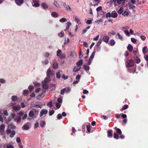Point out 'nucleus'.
Returning <instances> with one entry per match:
<instances>
[{
    "label": "nucleus",
    "mask_w": 148,
    "mask_h": 148,
    "mask_svg": "<svg viewBox=\"0 0 148 148\" xmlns=\"http://www.w3.org/2000/svg\"><path fill=\"white\" fill-rule=\"evenodd\" d=\"M134 64V62L132 60H129L126 62V65L127 67H131L133 66Z\"/></svg>",
    "instance_id": "nucleus-1"
},
{
    "label": "nucleus",
    "mask_w": 148,
    "mask_h": 148,
    "mask_svg": "<svg viewBox=\"0 0 148 148\" xmlns=\"http://www.w3.org/2000/svg\"><path fill=\"white\" fill-rule=\"evenodd\" d=\"M36 112L37 113V114L38 112V111L35 109L33 108L29 112V116L30 117H32L35 115V113Z\"/></svg>",
    "instance_id": "nucleus-2"
},
{
    "label": "nucleus",
    "mask_w": 148,
    "mask_h": 148,
    "mask_svg": "<svg viewBox=\"0 0 148 148\" xmlns=\"http://www.w3.org/2000/svg\"><path fill=\"white\" fill-rule=\"evenodd\" d=\"M39 2V0H33L32 6L36 7H39L40 5Z\"/></svg>",
    "instance_id": "nucleus-3"
},
{
    "label": "nucleus",
    "mask_w": 148,
    "mask_h": 148,
    "mask_svg": "<svg viewBox=\"0 0 148 148\" xmlns=\"http://www.w3.org/2000/svg\"><path fill=\"white\" fill-rule=\"evenodd\" d=\"M48 112V110L45 109H43L40 112V117L42 116L43 115L46 114Z\"/></svg>",
    "instance_id": "nucleus-4"
},
{
    "label": "nucleus",
    "mask_w": 148,
    "mask_h": 148,
    "mask_svg": "<svg viewBox=\"0 0 148 148\" xmlns=\"http://www.w3.org/2000/svg\"><path fill=\"white\" fill-rule=\"evenodd\" d=\"M58 63L57 62H53L52 67L53 69H56L58 68Z\"/></svg>",
    "instance_id": "nucleus-5"
},
{
    "label": "nucleus",
    "mask_w": 148,
    "mask_h": 148,
    "mask_svg": "<svg viewBox=\"0 0 148 148\" xmlns=\"http://www.w3.org/2000/svg\"><path fill=\"white\" fill-rule=\"evenodd\" d=\"M13 109L15 111H18L20 110L21 108L19 105L13 106L12 107Z\"/></svg>",
    "instance_id": "nucleus-6"
},
{
    "label": "nucleus",
    "mask_w": 148,
    "mask_h": 148,
    "mask_svg": "<svg viewBox=\"0 0 148 148\" xmlns=\"http://www.w3.org/2000/svg\"><path fill=\"white\" fill-rule=\"evenodd\" d=\"M45 91L43 92L41 94H40L39 95H38L36 97V98L37 99L40 100L42 98H43L44 96V95L43 93L45 92Z\"/></svg>",
    "instance_id": "nucleus-7"
},
{
    "label": "nucleus",
    "mask_w": 148,
    "mask_h": 148,
    "mask_svg": "<svg viewBox=\"0 0 148 148\" xmlns=\"http://www.w3.org/2000/svg\"><path fill=\"white\" fill-rule=\"evenodd\" d=\"M109 37L108 36H105L103 38V41L106 43H107L109 41Z\"/></svg>",
    "instance_id": "nucleus-8"
},
{
    "label": "nucleus",
    "mask_w": 148,
    "mask_h": 148,
    "mask_svg": "<svg viewBox=\"0 0 148 148\" xmlns=\"http://www.w3.org/2000/svg\"><path fill=\"white\" fill-rule=\"evenodd\" d=\"M52 74V72L50 68H49L47 71V77H50V76Z\"/></svg>",
    "instance_id": "nucleus-9"
},
{
    "label": "nucleus",
    "mask_w": 148,
    "mask_h": 148,
    "mask_svg": "<svg viewBox=\"0 0 148 148\" xmlns=\"http://www.w3.org/2000/svg\"><path fill=\"white\" fill-rule=\"evenodd\" d=\"M81 67L78 66H75L73 70V71L74 72H77L79 71L81 69Z\"/></svg>",
    "instance_id": "nucleus-10"
},
{
    "label": "nucleus",
    "mask_w": 148,
    "mask_h": 148,
    "mask_svg": "<svg viewBox=\"0 0 148 148\" xmlns=\"http://www.w3.org/2000/svg\"><path fill=\"white\" fill-rule=\"evenodd\" d=\"M15 3L17 5H20L23 3V0H15Z\"/></svg>",
    "instance_id": "nucleus-11"
},
{
    "label": "nucleus",
    "mask_w": 148,
    "mask_h": 148,
    "mask_svg": "<svg viewBox=\"0 0 148 148\" xmlns=\"http://www.w3.org/2000/svg\"><path fill=\"white\" fill-rule=\"evenodd\" d=\"M41 6L44 9H47L49 7L48 4L45 3H43L41 4Z\"/></svg>",
    "instance_id": "nucleus-12"
},
{
    "label": "nucleus",
    "mask_w": 148,
    "mask_h": 148,
    "mask_svg": "<svg viewBox=\"0 0 148 148\" xmlns=\"http://www.w3.org/2000/svg\"><path fill=\"white\" fill-rule=\"evenodd\" d=\"M42 63L43 66H46L49 63V61L47 59H46L42 61Z\"/></svg>",
    "instance_id": "nucleus-13"
},
{
    "label": "nucleus",
    "mask_w": 148,
    "mask_h": 148,
    "mask_svg": "<svg viewBox=\"0 0 148 148\" xmlns=\"http://www.w3.org/2000/svg\"><path fill=\"white\" fill-rule=\"evenodd\" d=\"M42 86L43 88L45 89H47L48 87V85L46 83L44 82H42Z\"/></svg>",
    "instance_id": "nucleus-14"
},
{
    "label": "nucleus",
    "mask_w": 148,
    "mask_h": 148,
    "mask_svg": "<svg viewBox=\"0 0 148 148\" xmlns=\"http://www.w3.org/2000/svg\"><path fill=\"white\" fill-rule=\"evenodd\" d=\"M51 15L54 18H57L59 16L58 14L56 12H52L51 14Z\"/></svg>",
    "instance_id": "nucleus-15"
},
{
    "label": "nucleus",
    "mask_w": 148,
    "mask_h": 148,
    "mask_svg": "<svg viewBox=\"0 0 148 148\" xmlns=\"http://www.w3.org/2000/svg\"><path fill=\"white\" fill-rule=\"evenodd\" d=\"M117 14L115 11H113L111 13V17L113 18H116L117 16Z\"/></svg>",
    "instance_id": "nucleus-16"
},
{
    "label": "nucleus",
    "mask_w": 148,
    "mask_h": 148,
    "mask_svg": "<svg viewBox=\"0 0 148 148\" xmlns=\"http://www.w3.org/2000/svg\"><path fill=\"white\" fill-rule=\"evenodd\" d=\"M61 73H62V71L61 70H60L59 71L57 72L56 73V77L57 78H60V77Z\"/></svg>",
    "instance_id": "nucleus-17"
},
{
    "label": "nucleus",
    "mask_w": 148,
    "mask_h": 148,
    "mask_svg": "<svg viewBox=\"0 0 148 148\" xmlns=\"http://www.w3.org/2000/svg\"><path fill=\"white\" fill-rule=\"evenodd\" d=\"M22 129L23 130H27L29 129V127L27 124V123H26L22 127Z\"/></svg>",
    "instance_id": "nucleus-18"
},
{
    "label": "nucleus",
    "mask_w": 148,
    "mask_h": 148,
    "mask_svg": "<svg viewBox=\"0 0 148 148\" xmlns=\"http://www.w3.org/2000/svg\"><path fill=\"white\" fill-rule=\"evenodd\" d=\"M50 80L51 79L50 77H47L42 82L47 83L49 82Z\"/></svg>",
    "instance_id": "nucleus-19"
},
{
    "label": "nucleus",
    "mask_w": 148,
    "mask_h": 148,
    "mask_svg": "<svg viewBox=\"0 0 148 148\" xmlns=\"http://www.w3.org/2000/svg\"><path fill=\"white\" fill-rule=\"evenodd\" d=\"M5 125L4 124H2L0 126V132H2L4 130Z\"/></svg>",
    "instance_id": "nucleus-20"
},
{
    "label": "nucleus",
    "mask_w": 148,
    "mask_h": 148,
    "mask_svg": "<svg viewBox=\"0 0 148 148\" xmlns=\"http://www.w3.org/2000/svg\"><path fill=\"white\" fill-rule=\"evenodd\" d=\"M82 64V60H80L76 63V65L77 66L81 67V66Z\"/></svg>",
    "instance_id": "nucleus-21"
},
{
    "label": "nucleus",
    "mask_w": 148,
    "mask_h": 148,
    "mask_svg": "<svg viewBox=\"0 0 148 148\" xmlns=\"http://www.w3.org/2000/svg\"><path fill=\"white\" fill-rule=\"evenodd\" d=\"M66 28L67 29H68L70 27L71 25V23L70 21L66 23Z\"/></svg>",
    "instance_id": "nucleus-22"
},
{
    "label": "nucleus",
    "mask_w": 148,
    "mask_h": 148,
    "mask_svg": "<svg viewBox=\"0 0 148 148\" xmlns=\"http://www.w3.org/2000/svg\"><path fill=\"white\" fill-rule=\"evenodd\" d=\"M115 42L113 40H110V42L109 43V44L111 46L114 45L115 44Z\"/></svg>",
    "instance_id": "nucleus-23"
},
{
    "label": "nucleus",
    "mask_w": 148,
    "mask_h": 148,
    "mask_svg": "<svg viewBox=\"0 0 148 148\" xmlns=\"http://www.w3.org/2000/svg\"><path fill=\"white\" fill-rule=\"evenodd\" d=\"M15 116V114H12L9 117V121H10L13 118H14Z\"/></svg>",
    "instance_id": "nucleus-24"
},
{
    "label": "nucleus",
    "mask_w": 148,
    "mask_h": 148,
    "mask_svg": "<svg viewBox=\"0 0 148 148\" xmlns=\"http://www.w3.org/2000/svg\"><path fill=\"white\" fill-rule=\"evenodd\" d=\"M117 0H111L110 1H108L107 2V3H109L111 5L113 3H114V4L115 5V3L116 2Z\"/></svg>",
    "instance_id": "nucleus-25"
},
{
    "label": "nucleus",
    "mask_w": 148,
    "mask_h": 148,
    "mask_svg": "<svg viewBox=\"0 0 148 148\" xmlns=\"http://www.w3.org/2000/svg\"><path fill=\"white\" fill-rule=\"evenodd\" d=\"M115 129H116L117 133L119 135L121 134L122 133V132L121 131V130L119 128H117L116 127L115 128Z\"/></svg>",
    "instance_id": "nucleus-26"
},
{
    "label": "nucleus",
    "mask_w": 148,
    "mask_h": 148,
    "mask_svg": "<svg viewBox=\"0 0 148 148\" xmlns=\"http://www.w3.org/2000/svg\"><path fill=\"white\" fill-rule=\"evenodd\" d=\"M53 5L57 8H59L60 7V5L57 2L55 1H54L53 3Z\"/></svg>",
    "instance_id": "nucleus-27"
},
{
    "label": "nucleus",
    "mask_w": 148,
    "mask_h": 148,
    "mask_svg": "<svg viewBox=\"0 0 148 148\" xmlns=\"http://www.w3.org/2000/svg\"><path fill=\"white\" fill-rule=\"evenodd\" d=\"M11 99L12 101H16L18 99L17 97L15 95L12 96L11 97Z\"/></svg>",
    "instance_id": "nucleus-28"
},
{
    "label": "nucleus",
    "mask_w": 148,
    "mask_h": 148,
    "mask_svg": "<svg viewBox=\"0 0 148 148\" xmlns=\"http://www.w3.org/2000/svg\"><path fill=\"white\" fill-rule=\"evenodd\" d=\"M61 51L59 49H58L56 52L57 56L59 57L60 55H61Z\"/></svg>",
    "instance_id": "nucleus-29"
},
{
    "label": "nucleus",
    "mask_w": 148,
    "mask_h": 148,
    "mask_svg": "<svg viewBox=\"0 0 148 148\" xmlns=\"http://www.w3.org/2000/svg\"><path fill=\"white\" fill-rule=\"evenodd\" d=\"M75 21L77 22L78 24H80L81 22L80 21L79 19L78 18V17L76 16H75Z\"/></svg>",
    "instance_id": "nucleus-30"
},
{
    "label": "nucleus",
    "mask_w": 148,
    "mask_h": 148,
    "mask_svg": "<svg viewBox=\"0 0 148 148\" xmlns=\"http://www.w3.org/2000/svg\"><path fill=\"white\" fill-rule=\"evenodd\" d=\"M58 35L60 37H62L64 35V32L63 31H62L60 33H58Z\"/></svg>",
    "instance_id": "nucleus-31"
},
{
    "label": "nucleus",
    "mask_w": 148,
    "mask_h": 148,
    "mask_svg": "<svg viewBox=\"0 0 148 148\" xmlns=\"http://www.w3.org/2000/svg\"><path fill=\"white\" fill-rule=\"evenodd\" d=\"M112 131L111 130H110L108 131V136L109 137H111L112 136Z\"/></svg>",
    "instance_id": "nucleus-32"
},
{
    "label": "nucleus",
    "mask_w": 148,
    "mask_h": 148,
    "mask_svg": "<svg viewBox=\"0 0 148 148\" xmlns=\"http://www.w3.org/2000/svg\"><path fill=\"white\" fill-rule=\"evenodd\" d=\"M90 28V26H88L87 27H86L85 29H83L82 31V34H84Z\"/></svg>",
    "instance_id": "nucleus-33"
},
{
    "label": "nucleus",
    "mask_w": 148,
    "mask_h": 148,
    "mask_svg": "<svg viewBox=\"0 0 148 148\" xmlns=\"http://www.w3.org/2000/svg\"><path fill=\"white\" fill-rule=\"evenodd\" d=\"M95 55V52L93 51V53H92L91 55L90 56V60H92L93 58H94V56Z\"/></svg>",
    "instance_id": "nucleus-34"
},
{
    "label": "nucleus",
    "mask_w": 148,
    "mask_h": 148,
    "mask_svg": "<svg viewBox=\"0 0 148 148\" xmlns=\"http://www.w3.org/2000/svg\"><path fill=\"white\" fill-rule=\"evenodd\" d=\"M133 47L130 44L128 45L127 49L129 50L130 51H132L133 50Z\"/></svg>",
    "instance_id": "nucleus-35"
},
{
    "label": "nucleus",
    "mask_w": 148,
    "mask_h": 148,
    "mask_svg": "<svg viewBox=\"0 0 148 148\" xmlns=\"http://www.w3.org/2000/svg\"><path fill=\"white\" fill-rule=\"evenodd\" d=\"M15 131L13 130V131H12V132L11 133V134H10V136L11 138H12L14 137V136L15 135Z\"/></svg>",
    "instance_id": "nucleus-36"
},
{
    "label": "nucleus",
    "mask_w": 148,
    "mask_h": 148,
    "mask_svg": "<svg viewBox=\"0 0 148 148\" xmlns=\"http://www.w3.org/2000/svg\"><path fill=\"white\" fill-rule=\"evenodd\" d=\"M66 21V19L64 18H62L59 20V21L61 23L65 22Z\"/></svg>",
    "instance_id": "nucleus-37"
},
{
    "label": "nucleus",
    "mask_w": 148,
    "mask_h": 148,
    "mask_svg": "<svg viewBox=\"0 0 148 148\" xmlns=\"http://www.w3.org/2000/svg\"><path fill=\"white\" fill-rule=\"evenodd\" d=\"M47 105L49 108H51L52 106V101H51L47 104Z\"/></svg>",
    "instance_id": "nucleus-38"
},
{
    "label": "nucleus",
    "mask_w": 148,
    "mask_h": 148,
    "mask_svg": "<svg viewBox=\"0 0 148 148\" xmlns=\"http://www.w3.org/2000/svg\"><path fill=\"white\" fill-rule=\"evenodd\" d=\"M102 41V39L101 38L99 39L97 43V47H98L101 44V43Z\"/></svg>",
    "instance_id": "nucleus-39"
},
{
    "label": "nucleus",
    "mask_w": 148,
    "mask_h": 148,
    "mask_svg": "<svg viewBox=\"0 0 148 148\" xmlns=\"http://www.w3.org/2000/svg\"><path fill=\"white\" fill-rule=\"evenodd\" d=\"M83 68L86 71L88 70H89L90 67L89 66H87L86 65H84V66Z\"/></svg>",
    "instance_id": "nucleus-40"
},
{
    "label": "nucleus",
    "mask_w": 148,
    "mask_h": 148,
    "mask_svg": "<svg viewBox=\"0 0 148 148\" xmlns=\"http://www.w3.org/2000/svg\"><path fill=\"white\" fill-rule=\"evenodd\" d=\"M135 1L134 0H131L129 1L128 2L129 4H133L135 3Z\"/></svg>",
    "instance_id": "nucleus-41"
},
{
    "label": "nucleus",
    "mask_w": 148,
    "mask_h": 148,
    "mask_svg": "<svg viewBox=\"0 0 148 148\" xmlns=\"http://www.w3.org/2000/svg\"><path fill=\"white\" fill-rule=\"evenodd\" d=\"M33 84H34L35 86H37L38 87H39L40 86V84L37 82H35L33 83Z\"/></svg>",
    "instance_id": "nucleus-42"
},
{
    "label": "nucleus",
    "mask_w": 148,
    "mask_h": 148,
    "mask_svg": "<svg viewBox=\"0 0 148 148\" xmlns=\"http://www.w3.org/2000/svg\"><path fill=\"white\" fill-rule=\"evenodd\" d=\"M69 41V40L68 38H67V40H66V38H65L64 42V44H67L68 43Z\"/></svg>",
    "instance_id": "nucleus-43"
},
{
    "label": "nucleus",
    "mask_w": 148,
    "mask_h": 148,
    "mask_svg": "<svg viewBox=\"0 0 148 148\" xmlns=\"http://www.w3.org/2000/svg\"><path fill=\"white\" fill-rule=\"evenodd\" d=\"M45 125V122L44 121H41L40 123V126L41 127H43Z\"/></svg>",
    "instance_id": "nucleus-44"
},
{
    "label": "nucleus",
    "mask_w": 148,
    "mask_h": 148,
    "mask_svg": "<svg viewBox=\"0 0 148 148\" xmlns=\"http://www.w3.org/2000/svg\"><path fill=\"white\" fill-rule=\"evenodd\" d=\"M114 137L115 139H118L119 138V137L116 133H114Z\"/></svg>",
    "instance_id": "nucleus-45"
},
{
    "label": "nucleus",
    "mask_w": 148,
    "mask_h": 148,
    "mask_svg": "<svg viewBox=\"0 0 148 148\" xmlns=\"http://www.w3.org/2000/svg\"><path fill=\"white\" fill-rule=\"evenodd\" d=\"M29 93L28 90H24L23 93L24 95H27Z\"/></svg>",
    "instance_id": "nucleus-46"
},
{
    "label": "nucleus",
    "mask_w": 148,
    "mask_h": 148,
    "mask_svg": "<svg viewBox=\"0 0 148 148\" xmlns=\"http://www.w3.org/2000/svg\"><path fill=\"white\" fill-rule=\"evenodd\" d=\"M21 117H19L18 118L17 120L15 119V121H16L17 123H19L21 121Z\"/></svg>",
    "instance_id": "nucleus-47"
},
{
    "label": "nucleus",
    "mask_w": 148,
    "mask_h": 148,
    "mask_svg": "<svg viewBox=\"0 0 148 148\" xmlns=\"http://www.w3.org/2000/svg\"><path fill=\"white\" fill-rule=\"evenodd\" d=\"M67 11H70L71 9V8L69 6V5H68L66 6V7L64 8Z\"/></svg>",
    "instance_id": "nucleus-48"
},
{
    "label": "nucleus",
    "mask_w": 148,
    "mask_h": 148,
    "mask_svg": "<svg viewBox=\"0 0 148 148\" xmlns=\"http://www.w3.org/2000/svg\"><path fill=\"white\" fill-rule=\"evenodd\" d=\"M6 132L7 134H11L12 132L11 130L9 129H8L6 130Z\"/></svg>",
    "instance_id": "nucleus-49"
},
{
    "label": "nucleus",
    "mask_w": 148,
    "mask_h": 148,
    "mask_svg": "<svg viewBox=\"0 0 148 148\" xmlns=\"http://www.w3.org/2000/svg\"><path fill=\"white\" fill-rule=\"evenodd\" d=\"M123 11V8H121L118 11V13L119 14L121 13Z\"/></svg>",
    "instance_id": "nucleus-50"
},
{
    "label": "nucleus",
    "mask_w": 148,
    "mask_h": 148,
    "mask_svg": "<svg viewBox=\"0 0 148 148\" xmlns=\"http://www.w3.org/2000/svg\"><path fill=\"white\" fill-rule=\"evenodd\" d=\"M50 55V53L49 52H46L44 54L45 57L46 58L49 57Z\"/></svg>",
    "instance_id": "nucleus-51"
},
{
    "label": "nucleus",
    "mask_w": 148,
    "mask_h": 148,
    "mask_svg": "<svg viewBox=\"0 0 148 148\" xmlns=\"http://www.w3.org/2000/svg\"><path fill=\"white\" fill-rule=\"evenodd\" d=\"M147 47H144L143 49V53H145L147 52Z\"/></svg>",
    "instance_id": "nucleus-52"
},
{
    "label": "nucleus",
    "mask_w": 148,
    "mask_h": 148,
    "mask_svg": "<svg viewBox=\"0 0 148 148\" xmlns=\"http://www.w3.org/2000/svg\"><path fill=\"white\" fill-rule=\"evenodd\" d=\"M116 36H117L118 38L122 40L123 39L122 37L120 35V34L118 33L116 35Z\"/></svg>",
    "instance_id": "nucleus-53"
},
{
    "label": "nucleus",
    "mask_w": 148,
    "mask_h": 148,
    "mask_svg": "<svg viewBox=\"0 0 148 148\" xmlns=\"http://www.w3.org/2000/svg\"><path fill=\"white\" fill-rule=\"evenodd\" d=\"M28 89L30 91H31L33 90L34 87L30 85L29 86Z\"/></svg>",
    "instance_id": "nucleus-54"
},
{
    "label": "nucleus",
    "mask_w": 148,
    "mask_h": 148,
    "mask_svg": "<svg viewBox=\"0 0 148 148\" xmlns=\"http://www.w3.org/2000/svg\"><path fill=\"white\" fill-rule=\"evenodd\" d=\"M130 9H134L135 8V6L133 4H129Z\"/></svg>",
    "instance_id": "nucleus-55"
},
{
    "label": "nucleus",
    "mask_w": 148,
    "mask_h": 148,
    "mask_svg": "<svg viewBox=\"0 0 148 148\" xmlns=\"http://www.w3.org/2000/svg\"><path fill=\"white\" fill-rule=\"evenodd\" d=\"M54 112V110H50L49 111V116H51L52 115Z\"/></svg>",
    "instance_id": "nucleus-56"
},
{
    "label": "nucleus",
    "mask_w": 148,
    "mask_h": 148,
    "mask_svg": "<svg viewBox=\"0 0 148 148\" xmlns=\"http://www.w3.org/2000/svg\"><path fill=\"white\" fill-rule=\"evenodd\" d=\"M64 88L65 89V91L66 92L69 93L71 91V90L69 88L67 87Z\"/></svg>",
    "instance_id": "nucleus-57"
},
{
    "label": "nucleus",
    "mask_w": 148,
    "mask_h": 148,
    "mask_svg": "<svg viewBox=\"0 0 148 148\" xmlns=\"http://www.w3.org/2000/svg\"><path fill=\"white\" fill-rule=\"evenodd\" d=\"M62 118V115L60 114H59L57 116V118L58 119H60Z\"/></svg>",
    "instance_id": "nucleus-58"
},
{
    "label": "nucleus",
    "mask_w": 148,
    "mask_h": 148,
    "mask_svg": "<svg viewBox=\"0 0 148 148\" xmlns=\"http://www.w3.org/2000/svg\"><path fill=\"white\" fill-rule=\"evenodd\" d=\"M131 40L132 42L134 43L136 42L137 41L136 39L133 38H131Z\"/></svg>",
    "instance_id": "nucleus-59"
},
{
    "label": "nucleus",
    "mask_w": 148,
    "mask_h": 148,
    "mask_svg": "<svg viewBox=\"0 0 148 148\" xmlns=\"http://www.w3.org/2000/svg\"><path fill=\"white\" fill-rule=\"evenodd\" d=\"M6 82L5 80L3 79H0V82L2 84L5 83Z\"/></svg>",
    "instance_id": "nucleus-60"
},
{
    "label": "nucleus",
    "mask_w": 148,
    "mask_h": 148,
    "mask_svg": "<svg viewBox=\"0 0 148 148\" xmlns=\"http://www.w3.org/2000/svg\"><path fill=\"white\" fill-rule=\"evenodd\" d=\"M34 106L36 108H42V106L38 104H35L34 105Z\"/></svg>",
    "instance_id": "nucleus-61"
},
{
    "label": "nucleus",
    "mask_w": 148,
    "mask_h": 148,
    "mask_svg": "<svg viewBox=\"0 0 148 148\" xmlns=\"http://www.w3.org/2000/svg\"><path fill=\"white\" fill-rule=\"evenodd\" d=\"M62 78L64 79H66L68 78V76H66L65 74H63L62 75Z\"/></svg>",
    "instance_id": "nucleus-62"
},
{
    "label": "nucleus",
    "mask_w": 148,
    "mask_h": 148,
    "mask_svg": "<svg viewBox=\"0 0 148 148\" xmlns=\"http://www.w3.org/2000/svg\"><path fill=\"white\" fill-rule=\"evenodd\" d=\"M128 108V106L127 105H124L122 108V110H124Z\"/></svg>",
    "instance_id": "nucleus-63"
},
{
    "label": "nucleus",
    "mask_w": 148,
    "mask_h": 148,
    "mask_svg": "<svg viewBox=\"0 0 148 148\" xmlns=\"http://www.w3.org/2000/svg\"><path fill=\"white\" fill-rule=\"evenodd\" d=\"M65 89L64 88L62 89L60 91V94L61 95H63L64 94V92H65Z\"/></svg>",
    "instance_id": "nucleus-64"
}]
</instances>
